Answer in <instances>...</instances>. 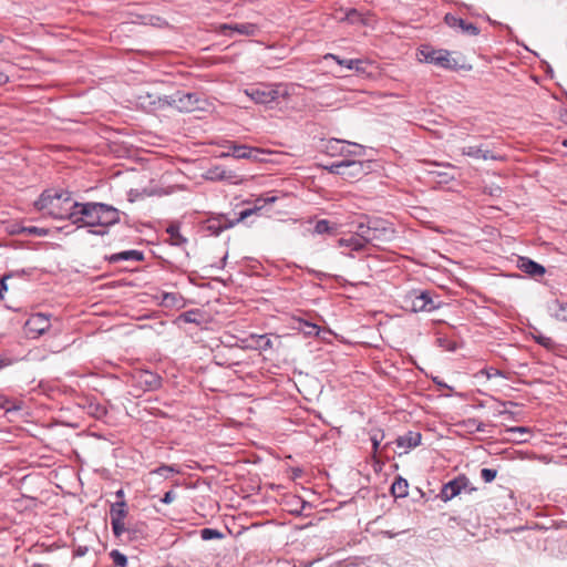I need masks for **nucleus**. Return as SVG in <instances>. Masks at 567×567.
Here are the masks:
<instances>
[{
    "mask_svg": "<svg viewBox=\"0 0 567 567\" xmlns=\"http://www.w3.org/2000/svg\"><path fill=\"white\" fill-rule=\"evenodd\" d=\"M244 93L255 103L267 105L279 97L287 99L290 95V86L282 83H259L245 89Z\"/></svg>",
    "mask_w": 567,
    "mask_h": 567,
    "instance_id": "obj_4",
    "label": "nucleus"
},
{
    "mask_svg": "<svg viewBox=\"0 0 567 567\" xmlns=\"http://www.w3.org/2000/svg\"><path fill=\"white\" fill-rule=\"evenodd\" d=\"M354 234L357 237H360L363 239L364 247L368 243H372L374 240H378V238H379V230L375 227H372L370 224L367 226L363 224H360Z\"/></svg>",
    "mask_w": 567,
    "mask_h": 567,
    "instance_id": "obj_19",
    "label": "nucleus"
},
{
    "mask_svg": "<svg viewBox=\"0 0 567 567\" xmlns=\"http://www.w3.org/2000/svg\"><path fill=\"white\" fill-rule=\"evenodd\" d=\"M22 231L37 236H45L48 234V229L38 227H24Z\"/></svg>",
    "mask_w": 567,
    "mask_h": 567,
    "instance_id": "obj_43",
    "label": "nucleus"
},
{
    "mask_svg": "<svg viewBox=\"0 0 567 567\" xmlns=\"http://www.w3.org/2000/svg\"><path fill=\"white\" fill-rule=\"evenodd\" d=\"M255 210L254 209H245L243 210L240 214H239V218L237 219V221H241L244 219H246L247 217H249Z\"/></svg>",
    "mask_w": 567,
    "mask_h": 567,
    "instance_id": "obj_47",
    "label": "nucleus"
},
{
    "mask_svg": "<svg viewBox=\"0 0 567 567\" xmlns=\"http://www.w3.org/2000/svg\"><path fill=\"white\" fill-rule=\"evenodd\" d=\"M298 329L306 336H317L319 333V327L307 321H300Z\"/></svg>",
    "mask_w": 567,
    "mask_h": 567,
    "instance_id": "obj_32",
    "label": "nucleus"
},
{
    "mask_svg": "<svg viewBox=\"0 0 567 567\" xmlns=\"http://www.w3.org/2000/svg\"><path fill=\"white\" fill-rule=\"evenodd\" d=\"M256 347L262 351H266L268 349H271L272 348V341L271 339L264 334V336H258L257 337V340H256Z\"/></svg>",
    "mask_w": 567,
    "mask_h": 567,
    "instance_id": "obj_36",
    "label": "nucleus"
},
{
    "mask_svg": "<svg viewBox=\"0 0 567 567\" xmlns=\"http://www.w3.org/2000/svg\"><path fill=\"white\" fill-rule=\"evenodd\" d=\"M75 203L69 192L44 190L34 203L38 210L55 219H70L74 216Z\"/></svg>",
    "mask_w": 567,
    "mask_h": 567,
    "instance_id": "obj_1",
    "label": "nucleus"
},
{
    "mask_svg": "<svg viewBox=\"0 0 567 567\" xmlns=\"http://www.w3.org/2000/svg\"><path fill=\"white\" fill-rule=\"evenodd\" d=\"M234 224L227 223L224 217L212 218L207 220L206 229L215 236H218L223 230L230 228Z\"/></svg>",
    "mask_w": 567,
    "mask_h": 567,
    "instance_id": "obj_21",
    "label": "nucleus"
},
{
    "mask_svg": "<svg viewBox=\"0 0 567 567\" xmlns=\"http://www.w3.org/2000/svg\"><path fill=\"white\" fill-rule=\"evenodd\" d=\"M117 495H118V496H122V495H123V491H118V492H117Z\"/></svg>",
    "mask_w": 567,
    "mask_h": 567,
    "instance_id": "obj_54",
    "label": "nucleus"
},
{
    "mask_svg": "<svg viewBox=\"0 0 567 567\" xmlns=\"http://www.w3.org/2000/svg\"><path fill=\"white\" fill-rule=\"evenodd\" d=\"M408 488H409V484H408L406 480H404L402 477H398L392 483V496H394L395 498L404 497L408 495Z\"/></svg>",
    "mask_w": 567,
    "mask_h": 567,
    "instance_id": "obj_24",
    "label": "nucleus"
},
{
    "mask_svg": "<svg viewBox=\"0 0 567 567\" xmlns=\"http://www.w3.org/2000/svg\"><path fill=\"white\" fill-rule=\"evenodd\" d=\"M111 262H118L121 260H143V254L138 250H126L118 254L112 255L110 258Z\"/></svg>",
    "mask_w": 567,
    "mask_h": 567,
    "instance_id": "obj_22",
    "label": "nucleus"
},
{
    "mask_svg": "<svg viewBox=\"0 0 567 567\" xmlns=\"http://www.w3.org/2000/svg\"><path fill=\"white\" fill-rule=\"evenodd\" d=\"M178 296L175 293H164L162 303L166 307L176 306L178 302Z\"/></svg>",
    "mask_w": 567,
    "mask_h": 567,
    "instance_id": "obj_42",
    "label": "nucleus"
},
{
    "mask_svg": "<svg viewBox=\"0 0 567 567\" xmlns=\"http://www.w3.org/2000/svg\"><path fill=\"white\" fill-rule=\"evenodd\" d=\"M470 484L468 478L465 475H458L454 480L443 485L440 498L443 502H450L454 497L458 496L462 491L466 489Z\"/></svg>",
    "mask_w": 567,
    "mask_h": 567,
    "instance_id": "obj_9",
    "label": "nucleus"
},
{
    "mask_svg": "<svg viewBox=\"0 0 567 567\" xmlns=\"http://www.w3.org/2000/svg\"><path fill=\"white\" fill-rule=\"evenodd\" d=\"M429 174L432 176L433 181L440 185H446L454 179V176L449 172L430 171Z\"/></svg>",
    "mask_w": 567,
    "mask_h": 567,
    "instance_id": "obj_29",
    "label": "nucleus"
},
{
    "mask_svg": "<svg viewBox=\"0 0 567 567\" xmlns=\"http://www.w3.org/2000/svg\"><path fill=\"white\" fill-rule=\"evenodd\" d=\"M111 525H112L113 533L116 537H121L125 533H127V534L131 533V528L125 526L124 520L112 519Z\"/></svg>",
    "mask_w": 567,
    "mask_h": 567,
    "instance_id": "obj_31",
    "label": "nucleus"
},
{
    "mask_svg": "<svg viewBox=\"0 0 567 567\" xmlns=\"http://www.w3.org/2000/svg\"><path fill=\"white\" fill-rule=\"evenodd\" d=\"M89 413L91 415H93L94 417H96V419H101V417H103L106 414V409H105V406H103L101 404L91 403L89 405Z\"/></svg>",
    "mask_w": 567,
    "mask_h": 567,
    "instance_id": "obj_37",
    "label": "nucleus"
},
{
    "mask_svg": "<svg viewBox=\"0 0 567 567\" xmlns=\"http://www.w3.org/2000/svg\"><path fill=\"white\" fill-rule=\"evenodd\" d=\"M444 20L447 25H450L451 28H454V29L458 28L464 33L472 34V35H476L478 33V28L475 24L470 23V22H467L461 18H457L455 16L446 14Z\"/></svg>",
    "mask_w": 567,
    "mask_h": 567,
    "instance_id": "obj_17",
    "label": "nucleus"
},
{
    "mask_svg": "<svg viewBox=\"0 0 567 567\" xmlns=\"http://www.w3.org/2000/svg\"><path fill=\"white\" fill-rule=\"evenodd\" d=\"M518 266L524 272L534 277L543 276L546 271L542 265L528 258H520Z\"/></svg>",
    "mask_w": 567,
    "mask_h": 567,
    "instance_id": "obj_20",
    "label": "nucleus"
},
{
    "mask_svg": "<svg viewBox=\"0 0 567 567\" xmlns=\"http://www.w3.org/2000/svg\"><path fill=\"white\" fill-rule=\"evenodd\" d=\"M415 291L416 290H410L398 293L396 302L403 310L411 312L410 305L414 302Z\"/></svg>",
    "mask_w": 567,
    "mask_h": 567,
    "instance_id": "obj_23",
    "label": "nucleus"
},
{
    "mask_svg": "<svg viewBox=\"0 0 567 567\" xmlns=\"http://www.w3.org/2000/svg\"><path fill=\"white\" fill-rule=\"evenodd\" d=\"M330 230H331V226H330L329 221L326 219L318 220L315 226V231L317 234H326V233H329Z\"/></svg>",
    "mask_w": 567,
    "mask_h": 567,
    "instance_id": "obj_41",
    "label": "nucleus"
},
{
    "mask_svg": "<svg viewBox=\"0 0 567 567\" xmlns=\"http://www.w3.org/2000/svg\"><path fill=\"white\" fill-rule=\"evenodd\" d=\"M97 214L95 216V226H100L103 229L94 230L93 234L104 235L106 234L105 228L113 226L120 221V210L111 205L96 203Z\"/></svg>",
    "mask_w": 567,
    "mask_h": 567,
    "instance_id": "obj_5",
    "label": "nucleus"
},
{
    "mask_svg": "<svg viewBox=\"0 0 567 567\" xmlns=\"http://www.w3.org/2000/svg\"><path fill=\"white\" fill-rule=\"evenodd\" d=\"M73 213L72 224L80 227H95L96 203H75Z\"/></svg>",
    "mask_w": 567,
    "mask_h": 567,
    "instance_id": "obj_7",
    "label": "nucleus"
},
{
    "mask_svg": "<svg viewBox=\"0 0 567 567\" xmlns=\"http://www.w3.org/2000/svg\"><path fill=\"white\" fill-rule=\"evenodd\" d=\"M417 56L420 61L432 63L443 69L452 71L460 69L471 70V65H466L465 58L458 52L423 45L419 50Z\"/></svg>",
    "mask_w": 567,
    "mask_h": 567,
    "instance_id": "obj_2",
    "label": "nucleus"
},
{
    "mask_svg": "<svg viewBox=\"0 0 567 567\" xmlns=\"http://www.w3.org/2000/svg\"><path fill=\"white\" fill-rule=\"evenodd\" d=\"M168 233L171 234L172 238H179L178 231L175 227H169Z\"/></svg>",
    "mask_w": 567,
    "mask_h": 567,
    "instance_id": "obj_49",
    "label": "nucleus"
},
{
    "mask_svg": "<svg viewBox=\"0 0 567 567\" xmlns=\"http://www.w3.org/2000/svg\"><path fill=\"white\" fill-rule=\"evenodd\" d=\"M111 558L115 566L117 567H126L127 566V557L120 553L118 550H112L111 551Z\"/></svg>",
    "mask_w": 567,
    "mask_h": 567,
    "instance_id": "obj_34",
    "label": "nucleus"
},
{
    "mask_svg": "<svg viewBox=\"0 0 567 567\" xmlns=\"http://www.w3.org/2000/svg\"><path fill=\"white\" fill-rule=\"evenodd\" d=\"M198 97L194 93H181L172 95L171 97H158L155 100L152 94L140 95L138 104L144 109L163 107L164 105H172L181 112H192L197 107Z\"/></svg>",
    "mask_w": 567,
    "mask_h": 567,
    "instance_id": "obj_3",
    "label": "nucleus"
},
{
    "mask_svg": "<svg viewBox=\"0 0 567 567\" xmlns=\"http://www.w3.org/2000/svg\"><path fill=\"white\" fill-rule=\"evenodd\" d=\"M176 494L173 491H168L164 494L162 502L164 504H171L175 501Z\"/></svg>",
    "mask_w": 567,
    "mask_h": 567,
    "instance_id": "obj_45",
    "label": "nucleus"
},
{
    "mask_svg": "<svg viewBox=\"0 0 567 567\" xmlns=\"http://www.w3.org/2000/svg\"><path fill=\"white\" fill-rule=\"evenodd\" d=\"M554 306L555 318L560 321H567V302L556 300Z\"/></svg>",
    "mask_w": 567,
    "mask_h": 567,
    "instance_id": "obj_30",
    "label": "nucleus"
},
{
    "mask_svg": "<svg viewBox=\"0 0 567 567\" xmlns=\"http://www.w3.org/2000/svg\"><path fill=\"white\" fill-rule=\"evenodd\" d=\"M336 19L340 21H348L349 23H368V19L357 9H339L336 12Z\"/></svg>",
    "mask_w": 567,
    "mask_h": 567,
    "instance_id": "obj_18",
    "label": "nucleus"
},
{
    "mask_svg": "<svg viewBox=\"0 0 567 567\" xmlns=\"http://www.w3.org/2000/svg\"><path fill=\"white\" fill-rule=\"evenodd\" d=\"M337 244L340 248H344V251H342V254L349 256L351 255L352 251H361L364 248L363 239L357 237L355 234H349L339 238Z\"/></svg>",
    "mask_w": 567,
    "mask_h": 567,
    "instance_id": "obj_14",
    "label": "nucleus"
},
{
    "mask_svg": "<svg viewBox=\"0 0 567 567\" xmlns=\"http://www.w3.org/2000/svg\"><path fill=\"white\" fill-rule=\"evenodd\" d=\"M265 152L258 147H251L243 144L228 142L227 151L220 154V157H234L237 159H249L252 162L262 161L261 155Z\"/></svg>",
    "mask_w": 567,
    "mask_h": 567,
    "instance_id": "obj_6",
    "label": "nucleus"
},
{
    "mask_svg": "<svg viewBox=\"0 0 567 567\" xmlns=\"http://www.w3.org/2000/svg\"><path fill=\"white\" fill-rule=\"evenodd\" d=\"M330 173L354 178L364 173V163L361 161L343 159L327 167Z\"/></svg>",
    "mask_w": 567,
    "mask_h": 567,
    "instance_id": "obj_8",
    "label": "nucleus"
},
{
    "mask_svg": "<svg viewBox=\"0 0 567 567\" xmlns=\"http://www.w3.org/2000/svg\"><path fill=\"white\" fill-rule=\"evenodd\" d=\"M334 146H341L340 155L346 157L364 155V147L357 143H350L341 140H332L331 148H334Z\"/></svg>",
    "mask_w": 567,
    "mask_h": 567,
    "instance_id": "obj_15",
    "label": "nucleus"
},
{
    "mask_svg": "<svg viewBox=\"0 0 567 567\" xmlns=\"http://www.w3.org/2000/svg\"><path fill=\"white\" fill-rule=\"evenodd\" d=\"M27 327L30 331L42 334L50 328L49 317L44 313H34L28 319Z\"/></svg>",
    "mask_w": 567,
    "mask_h": 567,
    "instance_id": "obj_16",
    "label": "nucleus"
},
{
    "mask_svg": "<svg viewBox=\"0 0 567 567\" xmlns=\"http://www.w3.org/2000/svg\"><path fill=\"white\" fill-rule=\"evenodd\" d=\"M533 337L538 344L543 346L546 349H553L555 347V341L550 337L540 333L534 334Z\"/></svg>",
    "mask_w": 567,
    "mask_h": 567,
    "instance_id": "obj_35",
    "label": "nucleus"
},
{
    "mask_svg": "<svg viewBox=\"0 0 567 567\" xmlns=\"http://www.w3.org/2000/svg\"><path fill=\"white\" fill-rule=\"evenodd\" d=\"M411 306V312L427 311L431 312L437 308L427 291L416 290L414 302Z\"/></svg>",
    "mask_w": 567,
    "mask_h": 567,
    "instance_id": "obj_11",
    "label": "nucleus"
},
{
    "mask_svg": "<svg viewBox=\"0 0 567 567\" xmlns=\"http://www.w3.org/2000/svg\"><path fill=\"white\" fill-rule=\"evenodd\" d=\"M196 313L194 311H187L179 316V319L184 322H195Z\"/></svg>",
    "mask_w": 567,
    "mask_h": 567,
    "instance_id": "obj_44",
    "label": "nucleus"
},
{
    "mask_svg": "<svg viewBox=\"0 0 567 567\" xmlns=\"http://www.w3.org/2000/svg\"><path fill=\"white\" fill-rule=\"evenodd\" d=\"M202 538L205 540L220 538L221 534L217 529L204 528L200 530Z\"/></svg>",
    "mask_w": 567,
    "mask_h": 567,
    "instance_id": "obj_39",
    "label": "nucleus"
},
{
    "mask_svg": "<svg viewBox=\"0 0 567 567\" xmlns=\"http://www.w3.org/2000/svg\"><path fill=\"white\" fill-rule=\"evenodd\" d=\"M9 80V76L3 72H0V85L6 84Z\"/></svg>",
    "mask_w": 567,
    "mask_h": 567,
    "instance_id": "obj_50",
    "label": "nucleus"
},
{
    "mask_svg": "<svg viewBox=\"0 0 567 567\" xmlns=\"http://www.w3.org/2000/svg\"><path fill=\"white\" fill-rule=\"evenodd\" d=\"M331 142H332V140H331V141H329V143H328V146H327L328 152H329L331 155L340 154L341 146H334V148H331Z\"/></svg>",
    "mask_w": 567,
    "mask_h": 567,
    "instance_id": "obj_48",
    "label": "nucleus"
},
{
    "mask_svg": "<svg viewBox=\"0 0 567 567\" xmlns=\"http://www.w3.org/2000/svg\"><path fill=\"white\" fill-rule=\"evenodd\" d=\"M152 473L158 474L164 477H168L169 474L179 473V471L172 465H162V466L157 467L156 470H154Z\"/></svg>",
    "mask_w": 567,
    "mask_h": 567,
    "instance_id": "obj_38",
    "label": "nucleus"
},
{
    "mask_svg": "<svg viewBox=\"0 0 567 567\" xmlns=\"http://www.w3.org/2000/svg\"><path fill=\"white\" fill-rule=\"evenodd\" d=\"M421 442V433L409 431L403 435H399L395 440L400 454L408 453L411 449L416 447Z\"/></svg>",
    "mask_w": 567,
    "mask_h": 567,
    "instance_id": "obj_13",
    "label": "nucleus"
},
{
    "mask_svg": "<svg viewBox=\"0 0 567 567\" xmlns=\"http://www.w3.org/2000/svg\"><path fill=\"white\" fill-rule=\"evenodd\" d=\"M218 31L224 35H233V33H238L243 35H255L258 31V28L254 23H229V24H220Z\"/></svg>",
    "mask_w": 567,
    "mask_h": 567,
    "instance_id": "obj_10",
    "label": "nucleus"
},
{
    "mask_svg": "<svg viewBox=\"0 0 567 567\" xmlns=\"http://www.w3.org/2000/svg\"><path fill=\"white\" fill-rule=\"evenodd\" d=\"M563 145L567 147V140L563 141Z\"/></svg>",
    "mask_w": 567,
    "mask_h": 567,
    "instance_id": "obj_53",
    "label": "nucleus"
},
{
    "mask_svg": "<svg viewBox=\"0 0 567 567\" xmlns=\"http://www.w3.org/2000/svg\"><path fill=\"white\" fill-rule=\"evenodd\" d=\"M378 445H379V443L375 440H373V446L375 450L378 449Z\"/></svg>",
    "mask_w": 567,
    "mask_h": 567,
    "instance_id": "obj_52",
    "label": "nucleus"
},
{
    "mask_svg": "<svg viewBox=\"0 0 567 567\" xmlns=\"http://www.w3.org/2000/svg\"><path fill=\"white\" fill-rule=\"evenodd\" d=\"M11 276L10 275H6L2 277L1 281H0V299H3V293L4 291H7L8 287H7V279H9Z\"/></svg>",
    "mask_w": 567,
    "mask_h": 567,
    "instance_id": "obj_46",
    "label": "nucleus"
},
{
    "mask_svg": "<svg viewBox=\"0 0 567 567\" xmlns=\"http://www.w3.org/2000/svg\"><path fill=\"white\" fill-rule=\"evenodd\" d=\"M462 155L483 161H503V156L493 153L483 146H465L461 150Z\"/></svg>",
    "mask_w": 567,
    "mask_h": 567,
    "instance_id": "obj_12",
    "label": "nucleus"
},
{
    "mask_svg": "<svg viewBox=\"0 0 567 567\" xmlns=\"http://www.w3.org/2000/svg\"><path fill=\"white\" fill-rule=\"evenodd\" d=\"M9 364V361L8 360H4V359H0V369L7 367Z\"/></svg>",
    "mask_w": 567,
    "mask_h": 567,
    "instance_id": "obj_51",
    "label": "nucleus"
},
{
    "mask_svg": "<svg viewBox=\"0 0 567 567\" xmlns=\"http://www.w3.org/2000/svg\"><path fill=\"white\" fill-rule=\"evenodd\" d=\"M326 59H333L337 61V63L341 66H344L347 68L348 70H359V65L362 63L361 60H357V59H340L339 56L334 55V54H327L324 56Z\"/></svg>",
    "mask_w": 567,
    "mask_h": 567,
    "instance_id": "obj_26",
    "label": "nucleus"
},
{
    "mask_svg": "<svg viewBox=\"0 0 567 567\" xmlns=\"http://www.w3.org/2000/svg\"><path fill=\"white\" fill-rule=\"evenodd\" d=\"M126 514H127L126 503L124 501L116 502L111 506V511H110L111 520L112 519L124 520V518L126 517Z\"/></svg>",
    "mask_w": 567,
    "mask_h": 567,
    "instance_id": "obj_25",
    "label": "nucleus"
},
{
    "mask_svg": "<svg viewBox=\"0 0 567 567\" xmlns=\"http://www.w3.org/2000/svg\"><path fill=\"white\" fill-rule=\"evenodd\" d=\"M141 380L145 383L147 390L157 389L161 384L159 378L152 372H143L141 374Z\"/></svg>",
    "mask_w": 567,
    "mask_h": 567,
    "instance_id": "obj_28",
    "label": "nucleus"
},
{
    "mask_svg": "<svg viewBox=\"0 0 567 567\" xmlns=\"http://www.w3.org/2000/svg\"><path fill=\"white\" fill-rule=\"evenodd\" d=\"M506 432L513 433V434H518V436L514 439V440H517L518 442L527 441L525 435H528L530 433L529 429L524 427V426L509 427L506 430Z\"/></svg>",
    "mask_w": 567,
    "mask_h": 567,
    "instance_id": "obj_33",
    "label": "nucleus"
},
{
    "mask_svg": "<svg viewBox=\"0 0 567 567\" xmlns=\"http://www.w3.org/2000/svg\"><path fill=\"white\" fill-rule=\"evenodd\" d=\"M497 476V471L493 468H483L481 471V477L485 483L493 482Z\"/></svg>",
    "mask_w": 567,
    "mask_h": 567,
    "instance_id": "obj_40",
    "label": "nucleus"
},
{
    "mask_svg": "<svg viewBox=\"0 0 567 567\" xmlns=\"http://www.w3.org/2000/svg\"><path fill=\"white\" fill-rule=\"evenodd\" d=\"M207 177L214 181H224L231 178L233 173L216 166L207 172Z\"/></svg>",
    "mask_w": 567,
    "mask_h": 567,
    "instance_id": "obj_27",
    "label": "nucleus"
}]
</instances>
